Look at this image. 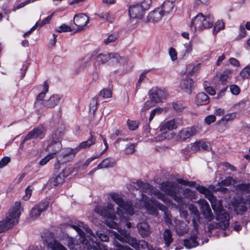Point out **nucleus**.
Wrapping results in <instances>:
<instances>
[{"instance_id": "1", "label": "nucleus", "mask_w": 250, "mask_h": 250, "mask_svg": "<svg viewBox=\"0 0 250 250\" xmlns=\"http://www.w3.org/2000/svg\"><path fill=\"white\" fill-rule=\"evenodd\" d=\"M133 187L136 189H139L140 192H142V199L139 201V203L135 205V208L146 209L148 214L151 215L156 214L157 209H159L167 215L165 219H170L168 214L167 215V208L155 199L149 198L145 194L153 195L167 205L172 208L178 207L179 208L186 206L189 201H192L197 197L195 191L189 188L183 189L181 186L171 182L163 183L160 188L167 195L173 198L177 203V205L172 204L171 201L168 199L166 195L161 193L158 189L152 188L148 183H144L141 181H138L133 183Z\"/></svg>"}, {"instance_id": "2", "label": "nucleus", "mask_w": 250, "mask_h": 250, "mask_svg": "<svg viewBox=\"0 0 250 250\" xmlns=\"http://www.w3.org/2000/svg\"><path fill=\"white\" fill-rule=\"evenodd\" d=\"M71 227L75 229L79 234L80 244L78 241L73 238H69L67 241V246L70 250H78L82 247L84 250H100L101 246L97 242L95 236L93 235L92 230L86 228V232L90 236L84 235L83 232L81 229L77 226L72 225Z\"/></svg>"}, {"instance_id": "3", "label": "nucleus", "mask_w": 250, "mask_h": 250, "mask_svg": "<svg viewBox=\"0 0 250 250\" xmlns=\"http://www.w3.org/2000/svg\"><path fill=\"white\" fill-rule=\"evenodd\" d=\"M95 211L106 219H125L126 211L117 207L111 201H107L104 206H98L94 208Z\"/></svg>"}, {"instance_id": "4", "label": "nucleus", "mask_w": 250, "mask_h": 250, "mask_svg": "<svg viewBox=\"0 0 250 250\" xmlns=\"http://www.w3.org/2000/svg\"><path fill=\"white\" fill-rule=\"evenodd\" d=\"M118 232L113 231L114 237L122 242H125L136 250H141L148 248L149 250H161L158 248H149L148 243L144 240L138 241L135 238L131 237L130 234L125 230L120 229Z\"/></svg>"}, {"instance_id": "5", "label": "nucleus", "mask_w": 250, "mask_h": 250, "mask_svg": "<svg viewBox=\"0 0 250 250\" xmlns=\"http://www.w3.org/2000/svg\"><path fill=\"white\" fill-rule=\"evenodd\" d=\"M214 22L213 16L207 14L204 16L202 13H199L191 20L190 28L194 31H201L205 29L210 28Z\"/></svg>"}, {"instance_id": "6", "label": "nucleus", "mask_w": 250, "mask_h": 250, "mask_svg": "<svg viewBox=\"0 0 250 250\" xmlns=\"http://www.w3.org/2000/svg\"><path fill=\"white\" fill-rule=\"evenodd\" d=\"M196 188L199 192L205 195L206 197L210 201L213 209L218 212L216 219H229V214L222 209L220 202L217 201L215 196L207 188L203 186H199Z\"/></svg>"}, {"instance_id": "7", "label": "nucleus", "mask_w": 250, "mask_h": 250, "mask_svg": "<svg viewBox=\"0 0 250 250\" xmlns=\"http://www.w3.org/2000/svg\"><path fill=\"white\" fill-rule=\"evenodd\" d=\"M178 118L173 119L169 121H164L159 125V128L162 133L158 136V140L162 141L166 139H169L172 137L170 130L176 129L178 127Z\"/></svg>"}, {"instance_id": "8", "label": "nucleus", "mask_w": 250, "mask_h": 250, "mask_svg": "<svg viewBox=\"0 0 250 250\" xmlns=\"http://www.w3.org/2000/svg\"><path fill=\"white\" fill-rule=\"evenodd\" d=\"M111 199L117 205L118 207L126 211L129 215H133L134 211V208L132 206L130 202L125 201L122 196L116 192L109 193Z\"/></svg>"}, {"instance_id": "9", "label": "nucleus", "mask_w": 250, "mask_h": 250, "mask_svg": "<svg viewBox=\"0 0 250 250\" xmlns=\"http://www.w3.org/2000/svg\"><path fill=\"white\" fill-rule=\"evenodd\" d=\"M49 89V84L46 81L44 82L42 85V89L37 96L34 103L35 111L38 114H42L44 113L43 99Z\"/></svg>"}, {"instance_id": "10", "label": "nucleus", "mask_w": 250, "mask_h": 250, "mask_svg": "<svg viewBox=\"0 0 250 250\" xmlns=\"http://www.w3.org/2000/svg\"><path fill=\"white\" fill-rule=\"evenodd\" d=\"M91 59L95 60V62L97 64H104L111 59H114L115 61L121 62L122 58L117 53H100L96 55L95 52L91 54Z\"/></svg>"}, {"instance_id": "11", "label": "nucleus", "mask_w": 250, "mask_h": 250, "mask_svg": "<svg viewBox=\"0 0 250 250\" xmlns=\"http://www.w3.org/2000/svg\"><path fill=\"white\" fill-rule=\"evenodd\" d=\"M144 11L143 6L141 4L131 5L128 9L130 22L133 24H135L139 20L142 18Z\"/></svg>"}, {"instance_id": "12", "label": "nucleus", "mask_w": 250, "mask_h": 250, "mask_svg": "<svg viewBox=\"0 0 250 250\" xmlns=\"http://www.w3.org/2000/svg\"><path fill=\"white\" fill-rule=\"evenodd\" d=\"M167 92L165 89L158 87L152 88L149 92V99L152 100L155 104L163 102L167 97Z\"/></svg>"}, {"instance_id": "13", "label": "nucleus", "mask_w": 250, "mask_h": 250, "mask_svg": "<svg viewBox=\"0 0 250 250\" xmlns=\"http://www.w3.org/2000/svg\"><path fill=\"white\" fill-rule=\"evenodd\" d=\"M89 21V17L84 13H80L75 15L73 18V22L75 25L77 26L75 32L84 30Z\"/></svg>"}, {"instance_id": "14", "label": "nucleus", "mask_w": 250, "mask_h": 250, "mask_svg": "<svg viewBox=\"0 0 250 250\" xmlns=\"http://www.w3.org/2000/svg\"><path fill=\"white\" fill-rule=\"evenodd\" d=\"M46 133V129L42 125H39L33 128L26 135L24 141H27L31 139H42L44 138Z\"/></svg>"}, {"instance_id": "15", "label": "nucleus", "mask_w": 250, "mask_h": 250, "mask_svg": "<svg viewBox=\"0 0 250 250\" xmlns=\"http://www.w3.org/2000/svg\"><path fill=\"white\" fill-rule=\"evenodd\" d=\"M199 132L197 127H188L181 130L178 135L179 139L183 141H186Z\"/></svg>"}, {"instance_id": "16", "label": "nucleus", "mask_w": 250, "mask_h": 250, "mask_svg": "<svg viewBox=\"0 0 250 250\" xmlns=\"http://www.w3.org/2000/svg\"><path fill=\"white\" fill-rule=\"evenodd\" d=\"M62 96L59 94H53L50 97L44 100V112L46 108H53L57 106L60 103Z\"/></svg>"}, {"instance_id": "17", "label": "nucleus", "mask_w": 250, "mask_h": 250, "mask_svg": "<svg viewBox=\"0 0 250 250\" xmlns=\"http://www.w3.org/2000/svg\"><path fill=\"white\" fill-rule=\"evenodd\" d=\"M23 211V208L20 202H16L14 206L8 211V216L6 219H19Z\"/></svg>"}, {"instance_id": "18", "label": "nucleus", "mask_w": 250, "mask_h": 250, "mask_svg": "<svg viewBox=\"0 0 250 250\" xmlns=\"http://www.w3.org/2000/svg\"><path fill=\"white\" fill-rule=\"evenodd\" d=\"M48 207V203L46 202H42L35 205L31 210L30 217L31 218H38L42 212L46 210Z\"/></svg>"}, {"instance_id": "19", "label": "nucleus", "mask_w": 250, "mask_h": 250, "mask_svg": "<svg viewBox=\"0 0 250 250\" xmlns=\"http://www.w3.org/2000/svg\"><path fill=\"white\" fill-rule=\"evenodd\" d=\"M165 16L162 9L157 8L149 13L147 17V21L153 23L160 21Z\"/></svg>"}, {"instance_id": "20", "label": "nucleus", "mask_w": 250, "mask_h": 250, "mask_svg": "<svg viewBox=\"0 0 250 250\" xmlns=\"http://www.w3.org/2000/svg\"><path fill=\"white\" fill-rule=\"evenodd\" d=\"M202 213L206 219H210L212 215V212L207 201L204 199H200L197 202Z\"/></svg>"}, {"instance_id": "21", "label": "nucleus", "mask_w": 250, "mask_h": 250, "mask_svg": "<svg viewBox=\"0 0 250 250\" xmlns=\"http://www.w3.org/2000/svg\"><path fill=\"white\" fill-rule=\"evenodd\" d=\"M180 87L186 93H190L193 87V82L192 79L186 76L181 81Z\"/></svg>"}, {"instance_id": "22", "label": "nucleus", "mask_w": 250, "mask_h": 250, "mask_svg": "<svg viewBox=\"0 0 250 250\" xmlns=\"http://www.w3.org/2000/svg\"><path fill=\"white\" fill-rule=\"evenodd\" d=\"M78 152L76 147L74 148H66L64 149L62 152L63 159L62 160V161L65 163L71 161L75 157L76 154Z\"/></svg>"}, {"instance_id": "23", "label": "nucleus", "mask_w": 250, "mask_h": 250, "mask_svg": "<svg viewBox=\"0 0 250 250\" xmlns=\"http://www.w3.org/2000/svg\"><path fill=\"white\" fill-rule=\"evenodd\" d=\"M174 228L176 231L179 235H183L188 231L187 224L181 220H173Z\"/></svg>"}, {"instance_id": "24", "label": "nucleus", "mask_w": 250, "mask_h": 250, "mask_svg": "<svg viewBox=\"0 0 250 250\" xmlns=\"http://www.w3.org/2000/svg\"><path fill=\"white\" fill-rule=\"evenodd\" d=\"M216 220L217 222H213L208 225V229L209 231L211 232V230L214 229H225L229 226V220Z\"/></svg>"}, {"instance_id": "25", "label": "nucleus", "mask_w": 250, "mask_h": 250, "mask_svg": "<svg viewBox=\"0 0 250 250\" xmlns=\"http://www.w3.org/2000/svg\"><path fill=\"white\" fill-rule=\"evenodd\" d=\"M42 238L44 245L51 249L58 242L54 238V234L51 232L44 233L43 235L42 236Z\"/></svg>"}, {"instance_id": "26", "label": "nucleus", "mask_w": 250, "mask_h": 250, "mask_svg": "<svg viewBox=\"0 0 250 250\" xmlns=\"http://www.w3.org/2000/svg\"><path fill=\"white\" fill-rule=\"evenodd\" d=\"M190 146L191 150L194 151H197L201 149L208 150L209 148V143L202 140L191 143Z\"/></svg>"}, {"instance_id": "27", "label": "nucleus", "mask_w": 250, "mask_h": 250, "mask_svg": "<svg viewBox=\"0 0 250 250\" xmlns=\"http://www.w3.org/2000/svg\"><path fill=\"white\" fill-rule=\"evenodd\" d=\"M18 223V220H2L0 221V233L12 228Z\"/></svg>"}, {"instance_id": "28", "label": "nucleus", "mask_w": 250, "mask_h": 250, "mask_svg": "<svg viewBox=\"0 0 250 250\" xmlns=\"http://www.w3.org/2000/svg\"><path fill=\"white\" fill-rule=\"evenodd\" d=\"M195 102L198 105H203L208 104L209 102L208 96L204 92L197 94L195 98Z\"/></svg>"}, {"instance_id": "29", "label": "nucleus", "mask_w": 250, "mask_h": 250, "mask_svg": "<svg viewBox=\"0 0 250 250\" xmlns=\"http://www.w3.org/2000/svg\"><path fill=\"white\" fill-rule=\"evenodd\" d=\"M103 142H104V145L105 146L104 150L101 152L100 154H99L98 155H96L95 156H92L91 157L87 159L83 164V166L84 167H86L92 161L101 157L108 149V145L106 141L105 140V139L104 138H103Z\"/></svg>"}, {"instance_id": "30", "label": "nucleus", "mask_w": 250, "mask_h": 250, "mask_svg": "<svg viewBox=\"0 0 250 250\" xmlns=\"http://www.w3.org/2000/svg\"><path fill=\"white\" fill-rule=\"evenodd\" d=\"M61 148L62 144L59 139L57 140H53L47 146V150L51 151L50 153H54L55 156Z\"/></svg>"}, {"instance_id": "31", "label": "nucleus", "mask_w": 250, "mask_h": 250, "mask_svg": "<svg viewBox=\"0 0 250 250\" xmlns=\"http://www.w3.org/2000/svg\"><path fill=\"white\" fill-rule=\"evenodd\" d=\"M95 142L96 139L91 135V137L88 139L87 140L81 143L80 145L76 147L78 151H79L81 149H86L89 147L91 145L95 144Z\"/></svg>"}, {"instance_id": "32", "label": "nucleus", "mask_w": 250, "mask_h": 250, "mask_svg": "<svg viewBox=\"0 0 250 250\" xmlns=\"http://www.w3.org/2000/svg\"><path fill=\"white\" fill-rule=\"evenodd\" d=\"M140 233L143 237H146L149 235L150 233L149 227L146 222H142L139 223L137 225Z\"/></svg>"}, {"instance_id": "33", "label": "nucleus", "mask_w": 250, "mask_h": 250, "mask_svg": "<svg viewBox=\"0 0 250 250\" xmlns=\"http://www.w3.org/2000/svg\"><path fill=\"white\" fill-rule=\"evenodd\" d=\"M174 6L175 4L173 1L166 0L164 2L162 6L159 7V8L162 9L163 13H164V15H165L166 14H169L173 10Z\"/></svg>"}, {"instance_id": "34", "label": "nucleus", "mask_w": 250, "mask_h": 250, "mask_svg": "<svg viewBox=\"0 0 250 250\" xmlns=\"http://www.w3.org/2000/svg\"><path fill=\"white\" fill-rule=\"evenodd\" d=\"M197 236L196 234L192 235L189 239H185L184 244L188 249H191L198 246V242L196 241Z\"/></svg>"}, {"instance_id": "35", "label": "nucleus", "mask_w": 250, "mask_h": 250, "mask_svg": "<svg viewBox=\"0 0 250 250\" xmlns=\"http://www.w3.org/2000/svg\"><path fill=\"white\" fill-rule=\"evenodd\" d=\"M63 181V178L62 177L61 174H59L50 179L47 182V185L51 188H53L62 183Z\"/></svg>"}, {"instance_id": "36", "label": "nucleus", "mask_w": 250, "mask_h": 250, "mask_svg": "<svg viewBox=\"0 0 250 250\" xmlns=\"http://www.w3.org/2000/svg\"><path fill=\"white\" fill-rule=\"evenodd\" d=\"M115 164L114 159L107 158L103 160L97 166V168H104L113 167Z\"/></svg>"}, {"instance_id": "37", "label": "nucleus", "mask_w": 250, "mask_h": 250, "mask_svg": "<svg viewBox=\"0 0 250 250\" xmlns=\"http://www.w3.org/2000/svg\"><path fill=\"white\" fill-rule=\"evenodd\" d=\"M163 238L167 247H168L170 244L173 242L172 235L170 230L168 229H166L164 230L163 234Z\"/></svg>"}, {"instance_id": "38", "label": "nucleus", "mask_w": 250, "mask_h": 250, "mask_svg": "<svg viewBox=\"0 0 250 250\" xmlns=\"http://www.w3.org/2000/svg\"><path fill=\"white\" fill-rule=\"evenodd\" d=\"M200 65V63L196 64H189L187 66L186 72L188 75L192 76L195 73L197 72L199 70Z\"/></svg>"}, {"instance_id": "39", "label": "nucleus", "mask_w": 250, "mask_h": 250, "mask_svg": "<svg viewBox=\"0 0 250 250\" xmlns=\"http://www.w3.org/2000/svg\"><path fill=\"white\" fill-rule=\"evenodd\" d=\"M95 15L98 16L101 19L109 22H112L114 21L113 16L108 12H103L99 14L95 13Z\"/></svg>"}, {"instance_id": "40", "label": "nucleus", "mask_w": 250, "mask_h": 250, "mask_svg": "<svg viewBox=\"0 0 250 250\" xmlns=\"http://www.w3.org/2000/svg\"><path fill=\"white\" fill-rule=\"evenodd\" d=\"M225 28V23L222 20H218L214 24L212 32L215 35L220 30L224 29Z\"/></svg>"}, {"instance_id": "41", "label": "nucleus", "mask_w": 250, "mask_h": 250, "mask_svg": "<svg viewBox=\"0 0 250 250\" xmlns=\"http://www.w3.org/2000/svg\"><path fill=\"white\" fill-rule=\"evenodd\" d=\"M174 109L177 112H182L186 107L185 103L182 101H177L172 103Z\"/></svg>"}, {"instance_id": "42", "label": "nucleus", "mask_w": 250, "mask_h": 250, "mask_svg": "<svg viewBox=\"0 0 250 250\" xmlns=\"http://www.w3.org/2000/svg\"><path fill=\"white\" fill-rule=\"evenodd\" d=\"M155 104L150 99L149 100H147L144 104L143 106L142 107L141 110V114L142 115H144L145 114V111L149 109L151 107L155 106Z\"/></svg>"}, {"instance_id": "43", "label": "nucleus", "mask_w": 250, "mask_h": 250, "mask_svg": "<svg viewBox=\"0 0 250 250\" xmlns=\"http://www.w3.org/2000/svg\"><path fill=\"white\" fill-rule=\"evenodd\" d=\"M236 113H231L225 115L220 120V122L224 124L227 123L229 121L232 120L236 117Z\"/></svg>"}, {"instance_id": "44", "label": "nucleus", "mask_w": 250, "mask_h": 250, "mask_svg": "<svg viewBox=\"0 0 250 250\" xmlns=\"http://www.w3.org/2000/svg\"><path fill=\"white\" fill-rule=\"evenodd\" d=\"M168 55L170 57V60L172 62H175L178 59V54L175 48L173 47H170L168 51Z\"/></svg>"}, {"instance_id": "45", "label": "nucleus", "mask_w": 250, "mask_h": 250, "mask_svg": "<svg viewBox=\"0 0 250 250\" xmlns=\"http://www.w3.org/2000/svg\"><path fill=\"white\" fill-rule=\"evenodd\" d=\"M55 157V153H49L46 156H45L44 158L42 159L39 162V165L40 166H43L45 165L51 159L54 158Z\"/></svg>"}, {"instance_id": "46", "label": "nucleus", "mask_w": 250, "mask_h": 250, "mask_svg": "<svg viewBox=\"0 0 250 250\" xmlns=\"http://www.w3.org/2000/svg\"><path fill=\"white\" fill-rule=\"evenodd\" d=\"M163 111V109L159 107H157L153 109L151 111L150 113L149 121L150 122L153 120V119L155 116L160 115Z\"/></svg>"}, {"instance_id": "47", "label": "nucleus", "mask_w": 250, "mask_h": 250, "mask_svg": "<svg viewBox=\"0 0 250 250\" xmlns=\"http://www.w3.org/2000/svg\"><path fill=\"white\" fill-rule=\"evenodd\" d=\"M99 96H102L104 99H107L112 97V91L110 89L104 88L101 90Z\"/></svg>"}, {"instance_id": "48", "label": "nucleus", "mask_w": 250, "mask_h": 250, "mask_svg": "<svg viewBox=\"0 0 250 250\" xmlns=\"http://www.w3.org/2000/svg\"><path fill=\"white\" fill-rule=\"evenodd\" d=\"M73 170V168L72 167L68 166L64 168L60 174H61L62 177L64 179V177L68 176L71 173Z\"/></svg>"}, {"instance_id": "49", "label": "nucleus", "mask_w": 250, "mask_h": 250, "mask_svg": "<svg viewBox=\"0 0 250 250\" xmlns=\"http://www.w3.org/2000/svg\"><path fill=\"white\" fill-rule=\"evenodd\" d=\"M237 188L243 192H248L250 191V184H240L237 185Z\"/></svg>"}, {"instance_id": "50", "label": "nucleus", "mask_w": 250, "mask_h": 250, "mask_svg": "<svg viewBox=\"0 0 250 250\" xmlns=\"http://www.w3.org/2000/svg\"><path fill=\"white\" fill-rule=\"evenodd\" d=\"M188 209L190 213L194 215L196 217H198L200 215L199 212L198 210L197 207L193 204H190L188 206Z\"/></svg>"}, {"instance_id": "51", "label": "nucleus", "mask_w": 250, "mask_h": 250, "mask_svg": "<svg viewBox=\"0 0 250 250\" xmlns=\"http://www.w3.org/2000/svg\"><path fill=\"white\" fill-rule=\"evenodd\" d=\"M72 31L71 28L65 24H62L59 28L56 29V31L58 33L62 32H70Z\"/></svg>"}, {"instance_id": "52", "label": "nucleus", "mask_w": 250, "mask_h": 250, "mask_svg": "<svg viewBox=\"0 0 250 250\" xmlns=\"http://www.w3.org/2000/svg\"><path fill=\"white\" fill-rule=\"evenodd\" d=\"M118 34L117 33H113L109 36H108V38L104 40V42L105 44H108L110 42H112L115 41L118 38Z\"/></svg>"}, {"instance_id": "53", "label": "nucleus", "mask_w": 250, "mask_h": 250, "mask_svg": "<svg viewBox=\"0 0 250 250\" xmlns=\"http://www.w3.org/2000/svg\"><path fill=\"white\" fill-rule=\"evenodd\" d=\"M241 76L244 78H247L250 76V66L244 68L240 72Z\"/></svg>"}, {"instance_id": "54", "label": "nucleus", "mask_w": 250, "mask_h": 250, "mask_svg": "<svg viewBox=\"0 0 250 250\" xmlns=\"http://www.w3.org/2000/svg\"><path fill=\"white\" fill-rule=\"evenodd\" d=\"M246 36V31L244 25L241 24L239 27V33L237 37V40H240Z\"/></svg>"}, {"instance_id": "55", "label": "nucleus", "mask_w": 250, "mask_h": 250, "mask_svg": "<svg viewBox=\"0 0 250 250\" xmlns=\"http://www.w3.org/2000/svg\"><path fill=\"white\" fill-rule=\"evenodd\" d=\"M98 105V98L95 97L91 101L89 107L90 109L92 110L93 112L95 111L97 109V106Z\"/></svg>"}, {"instance_id": "56", "label": "nucleus", "mask_w": 250, "mask_h": 250, "mask_svg": "<svg viewBox=\"0 0 250 250\" xmlns=\"http://www.w3.org/2000/svg\"><path fill=\"white\" fill-rule=\"evenodd\" d=\"M105 224L110 228L118 229H119L117 223L113 221V220H105Z\"/></svg>"}, {"instance_id": "57", "label": "nucleus", "mask_w": 250, "mask_h": 250, "mask_svg": "<svg viewBox=\"0 0 250 250\" xmlns=\"http://www.w3.org/2000/svg\"><path fill=\"white\" fill-rule=\"evenodd\" d=\"M128 126L129 129L134 130L137 129L138 127V122L135 121H127Z\"/></svg>"}, {"instance_id": "58", "label": "nucleus", "mask_w": 250, "mask_h": 250, "mask_svg": "<svg viewBox=\"0 0 250 250\" xmlns=\"http://www.w3.org/2000/svg\"><path fill=\"white\" fill-rule=\"evenodd\" d=\"M135 150V144H131L129 145L125 149V153L130 154L133 153Z\"/></svg>"}, {"instance_id": "59", "label": "nucleus", "mask_w": 250, "mask_h": 250, "mask_svg": "<svg viewBox=\"0 0 250 250\" xmlns=\"http://www.w3.org/2000/svg\"><path fill=\"white\" fill-rule=\"evenodd\" d=\"M25 194L22 197V199L24 200V201H27L29 199L31 196L32 190L30 189L29 187H28L25 189Z\"/></svg>"}, {"instance_id": "60", "label": "nucleus", "mask_w": 250, "mask_h": 250, "mask_svg": "<svg viewBox=\"0 0 250 250\" xmlns=\"http://www.w3.org/2000/svg\"><path fill=\"white\" fill-rule=\"evenodd\" d=\"M230 90L233 94L235 95L239 94L240 92V89L239 87L235 84H232L230 86Z\"/></svg>"}, {"instance_id": "61", "label": "nucleus", "mask_w": 250, "mask_h": 250, "mask_svg": "<svg viewBox=\"0 0 250 250\" xmlns=\"http://www.w3.org/2000/svg\"><path fill=\"white\" fill-rule=\"evenodd\" d=\"M216 120V117L215 115H210L206 117L205 119V121L206 123L208 125H210L211 123L214 122Z\"/></svg>"}, {"instance_id": "62", "label": "nucleus", "mask_w": 250, "mask_h": 250, "mask_svg": "<svg viewBox=\"0 0 250 250\" xmlns=\"http://www.w3.org/2000/svg\"><path fill=\"white\" fill-rule=\"evenodd\" d=\"M185 55L190 53L192 50V45L190 42L184 44Z\"/></svg>"}, {"instance_id": "63", "label": "nucleus", "mask_w": 250, "mask_h": 250, "mask_svg": "<svg viewBox=\"0 0 250 250\" xmlns=\"http://www.w3.org/2000/svg\"><path fill=\"white\" fill-rule=\"evenodd\" d=\"M114 245L117 249L116 250H133L127 246H123L117 242H114Z\"/></svg>"}, {"instance_id": "64", "label": "nucleus", "mask_w": 250, "mask_h": 250, "mask_svg": "<svg viewBox=\"0 0 250 250\" xmlns=\"http://www.w3.org/2000/svg\"><path fill=\"white\" fill-rule=\"evenodd\" d=\"M52 250H67V249L59 242H57L56 244L51 249Z\"/></svg>"}]
</instances>
